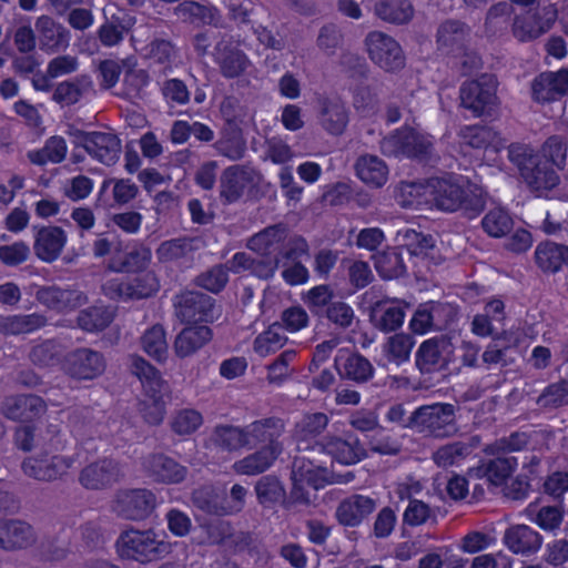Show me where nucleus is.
Masks as SVG:
<instances>
[{"instance_id":"nucleus-1","label":"nucleus","mask_w":568,"mask_h":568,"mask_svg":"<svg viewBox=\"0 0 568 568\" xmlns=\"http://www.w3.org/2000/svg\"><path fill=\"white\" fill-rule=\"evenodd\" d=\"M426 192L438 210L462 211L469 219L476 217L485 206L481 190L468 181L433 178L427 182Z\"/></svg>"},{"instance_id":"nucleus-2","label":"nucleus","mask_w":568,"mask_h":568,"mask_svg":"<svg viewBox=\"0 0 568 568\" xmlns=\"http://www.w3.org/2000/svg\"><path fill=\"white\" fill-rule=\"evenodd\" d=\"M115 548L121 558L140 564L161 560L172 552V544L153 528L130 527L121 531L115 541Z\"/></svg>"},{"instance_id":"nucleus-3","label":"nucleus","mask_w":568,"mask_h":568,"mask_svg":"<svg viewBox=\"0 0 568 568\" xmlns=\"http://www.w3.org/2000/svg\"><path fill=\"white\" fill-rule=\"evenodd\" d=\"M379 149L386 156L428 162L433 158L434 143L430 135L403 126L383 138L379 142Z\"/></svg>"},{"instance_id":"nucleus-4","label":"nucleus","mask_w":568,"mask_h":568,"mask_svg":"<svg viewBox=\"0 0 568 568\" xmlns=\"http://www.w3.org/2000/svg\"><path fill=\"white\" fill-rule=\"evenodd\" d=\"M456 406L449 403H434L417 407L415 433L425 438L446 439L458 433Z\"/></svg>"},{"instance_id":"nucleus-5","label":"nucleus","mask_w":568,"mask_h":568,"mask_svg":"<svg viewBox=\"0 0 568 568\" xmlns=\"http://www.w3.org/2000/svg\"><path fill=\"white\" fill-rule=\"evenodd\" d=\"M156 507V496L145 488H125L114 493L110 509L119 518L141 521L151 516Z\"/></svg>"},{"instance_id":"nucleus-6","label":"nucleus","mask_w":568,"mask_h":568,"mask_svg":"<svg viewBox=\"0 0 568 568\" xmlns=\"http://www.w3.org/2000/svg\"><path fill=\"white\" fill-rule=\"evenodd\" d=\"M497 85L496 77L488 73L464 82L459 90L462 105L476 116L491 114L498 104Z\"/></svg>"},{"instance_id":"nucleus-7","label":"nucleus","mask_w":568,"mask_h":568,"mask_svg":"<svg viewBox=\"0 0 568 568\" xmlns=\"http://www.w3.org/2000/svg\"><path fill=\"white\" fill-rule=\"evenodd\" d=\"M364 43L369 59L386 72H396L405 67L404 51L393 37L382 31H371Z\"/></svg>"},{"instance_id":"nucleus-8","label":"nucleus","mask_w":568,"mask_h":568,"mask_svg":"<svg viewBox=\"0 0 568 568\" xmlns=\"http://www.w3.org/2000/svg\"><path fill=\"white\" fill-rule=\"evenodd\" d=\"M106 359L102 353L90 347H78L65 354L62 371L78 382L93 381L105 372Z\"/></svg>"},{"instance_id":"nucleus-9","label":"nucleus","mask_w":568,"mask_h":568,"mask_svg":"<svg viewBox=\"0 0 568 568\" xmlns=\"http://www.w3.org/2000/svg\"><path fill=\"white\" fill-rule=\"evenodd\" d=\"M174 313L183 323L213 322L220 316V306L205 293L185 291L175 296Z\"/></svg>"},{"instance_id":"nucleus-10","label":"nucleus","mask_w":568,"mask_h":568,"mask_svg":"<svg viewBox=\"0 0 568 568\" xmlns=\"http://www.w3.org/2000/svg\"><path fill=\"white\" fill-rule=\"evenodd\" d=\"M124 478L122 464L111 457H102L88 463L78 476L79 484L87 490L109 489Z\"/></svg>"},{"instance_id":"nucleus-11","label":"nucleus","mask_w":568,"mask_h":568,"mask_svg":"<svg viewBox=\"0 0 568 568\" xmlns=\"http://www.w3.org/2000/svg\"><path fill=\"white\" fill-rule=\"evenodd\" d=\"M75 462V455L65 456L45 452L24 459L22 470L36 480L54 481L62 479L73 468Z\"/></svg>"},{"instance_id":"nucleus-12","label":"nucleus","mask_w":568,"mask_h":568,"mask_svg":"<svg viewBox=\"0 0 568 568\" xmlns=\"http://www.w3.org/2000/svg\"><path fill=\"white\" fill-rule=\"evenodd\" d=\"M248 449L260 446L262 449L282 454L284 450L282 436L286 430L283 418L271 416L256 419L244 426Z\"/></svg>"},{"instance_id":"nucleus-13","label":"nucleus","mask_w":568,"mask_h":568,"mask_svg":"<svg viewBox=\"0 0 568 568\" xmlns=\"http://www.w3.org/2000/svg\"><path fill=\"white\" fill-rule=\"evenodd\" d=\"M316 121L320 128L333 136L342 135L349 123V109L337 95H320L315 105Z\"/></svg>"},{"instance_id":"nucleus-14","label":"nucleus","mask_w":568,"mask_h":568,"mask_svg":"<svg viewBox=\"0 0 568 568\" xmlns=\"http://www.w3.org/2000/svg\"><path fill=\"white\" fill-rule=\"evenodd\" d=\"M213 59L221 75L235 79L243 75L251 67L247 54L240 49L229 34H221L213 49Z\"/></svg>"},{"instance_id":"nucleus-15","label":"nucleus","mask_w":568,"mask_h":568,"mask_svg":"<svg viewBox=\"0 0 568 568\" xmlns=\"http://www.w3.org/2000/svg\"><path fill=\"white\" fill-rule=\"evenodd\" d=\"M77 138L91 158L105 165H113L120 159L121 141L112 132L79 131Z\"/></svg>"},{"instance_id":"nucleus-16","label":"nucleus","mask_w":568,"mask_h":568,"mask_svg":"<svg viewBox=\"0 0 568 568\" xmlns=\"http://www.w3.org/2000/svg\"><path fill=\"white\" fill-rule=\"evenodd\" d=\"M256 178L257 171L248 164H234L224 169L220 178V199L223 204L240 201Z\"/></svg>"},{"instance_id":"nucleus-17","label":"nucleus","mask_w":568,"mask_h":568,"mask_svg":"<svg viewBox=\"0 0 568 568\" xmlns=\"http://www.w3.org/2000/svg\"><path fill=\"white\" fill-rule=\"evenodd\" d=\"M34 296L41 305L62 314L73 312L88 303L87 294L71 286H41Z\"/></svg>"},{"instance_id":"nucleus-18","label":"nucleus","mask_w":568,"mask_h":568,"mask_svg":"<svg viewBox=\"0 0 568 568\" xmlns=\"http://www.w3.org/2000/svg\"><path fill=\"white\" fill-rule=\"evenodd\" d=\"M204 245V240L200 236H180L162 242L155 254L161 263L189 267L194 262L195 253Z\"/></svg>"},{"instance_id":"nucleus-19","label":"nucleus","mask_w":568,"mask_h":568,"mask_svg":"<svg viewBox=\"0 0 568 568\" xmlns=\"http://www.w3.org/2000/svg\"><path fill=\"white\" fill-rule=\"evenodd\" d=\"M558 10L549 4L536 12H526L516 17L513 24L514 36L520 41L534 40L546 33L557 20Z\"/></svg>"},{"instance_id":"nucleus-20","label":"nucleus","mask_w":568,"mask_h":568,"mask_svg":"<svg viewBox=\"0 0 568 568\" xmlns=\"http://www.w3.org/2000/svg\"><path fill=\"white\" fill-rule=\"evenodd\" d=\"M531 99L540 104L555 102L568 94V68L539 73L530 83Z\"/></svg>"},{"instance_id":"nucleus-21","label":"nucleus","mask_w":568,"mask_h":568,"mask_svg":"<svg viewBox=\"0 0 568 568\" xmlns=\"http://www.w3.org/2000/svg\"><path fill=\"white\" fill-rule=\"evenodd\" d=\"M142 466L153 481L161 484H180L189 473L185 466L162 453L145 456Z\"/></svg>"},{"instance_id":"nucleus-22","label":"nucleus","mask_w":568,"mask_h":568,"mask_svg":"<svg viewBox=\"0 0 568 568\" xmlns=\"http://www.w3.org/2000/svg\"><path fill=\"white\" fill-rule=\"evenodd\" d=\"M108 290L121 300H142L152 296L159 290L156 275L149 271L140 273L126 281L112 280Z\"/></svg>"},{"instance_id":"nucleus-23","label":"nucleus","mask_w":568,"mask_h":568,"mask_svg":"<svg viewBox=\"0 0 568 568\" xmlns=\"http://www.w3.org/2000/svg\"><path fill=\"white\" fill-rule=\"evenodd\" d=\"M33 252L36 256L45 263L58 260L68 241L67 232L55 225L33 227Z\"/></svg>"},{"instance_id":"nucleus-24","label":"nucleus","mask_w":568,"mask_h":568,"mask_svg":"<svg viewBox=\"0 0 568 568\" xmlns=\"http://www.w3.org/2000/svg\"><path fill=\"white\" fill-rule=\"evenodd\" d=\"M36 30L39 48L45 53H58L64 51L70 45V31L49 16L37 18Z\"/></svg>"},{"instance_id":"nucleus-25","label":"nucleus","mask_w":568,"mask_h":568,"mask_svg":"<svg viewBox=\"0 0 568 568\" xmlns=\"http://www.w3.org/2000/svg\"><path fill=\"white\" fill-rule=\"evenodd\" d=\"M318 444L325 453L343 465H354L366 457L359 439L352 434L344 437L327 435Z\"/></svg>"},{"instance_id":"nucleus-26","label":"nucleus","mask_w":568,"mask_h":568,"mask_svg":"<svg viewBox=\"0 0 568 568\" xmlns=\"http://www.w3.org/2000/svg\"><path fill=\"white\" fill-rule=\"evenodd\" d=\"M37 541L33 527L21 519H0V549L16 551L27 549Z\"/></svg>"},{"instance_id":"nucleus-27","label":"nucleus","mask_w":568,"mask_h":568,"mask_svg":"<svg viewBox=\"0 0 568 568\" xmlns=\"http://www.w3.org/2000/svg\"><path fill=\"white\" fill-rule=\"evenodd\" d=\"M47 410L45 402L37 395H18L7 397L1 405V413L14 422H32Z\"/></svg>"},{"instance_id":"nucleus-28","label":"nucleus","mask_w":568,"mask_h":568,"mask_svg":"<svg viewBox=\"0 0 568 568\" xmlns=\"http://www.w3.org/2000/svg\"><path fill=\"white\" fill-rule=\"evenodd\" d=\"M448 342L444 336L424 341L415 353V365L422 374H434L447 368L448 362L444 356Z\"/></svg>"},{"instance_id":"nucleus-29","label":"nucleus","mask_w":568,"mask_h":568,"mask_svg":"<svg viewBox=\"0 0 568 568\" xmlns=\"http://www.w3.org/2000/svg\"><path fill=\"white\" fill-rule=\"evenodd\" d=\"M377 507L375 498L354 494L344 498L337 506L335 516L337 521L347 527H356L363 523Z\"/></svg>"},{"instance_id":"nucleus-30","label":"nucleus","mask_w":568,"mask_h":568,"mask_svg":"<svg viewBox=\"0 0 568 568\" xmlns=\"http://www.w3.org/2000/svg\"><path fill=\"white\" fill-rule=\"evenodd\" d=\"M287 236V226L278 223L251 236L246 246L260 256H277L280 258Z\"/></svg>"},{"instance_id":"nucleus-31","label":"nucleus","mask_w":568,"mask_h":568,"mask_svg":"<svg viewBox=\"0 0 568 568\" xmlns=\"http://www.w3.org/2000/svg\"><path fill=\"white\" fill-rule=\"evenodd\" d=\"M503 541L514 554L530 556L542 545V536L527 525H514L504 532Z\"/></svg>"},{"instance_id":"nucleus-32","label":"nucleus","mask_w":568,"mask_h":568,"mask_svg":"<svg viewBox=\"0 0 568 568\" xmlns=\"http://www.w3.org/2000/svg\"><path fill=\"white\" fill-rule=\"evenodd\" d=\"M470 34V28L459 21L448 19L437 29V49L446 54H457L464 51L465 43Z\"/></svg>"},{"instance_id":"nucleus-33","label":"nucleus","mask_w":568,"mask_h":568,"mask_svg":"<svg viewBox=\"0 0 568 568\" xmlns=\"http://www.w3.org/2000/svg\"><path fill=\"white\" fill-rule=\"evenodd\" d=\"M479 436L467 440H455L439 446L433 454L432 460L439 468L459 466L479 446Z\"/></svg>"},{"instance_id":"nucleus-34","label":"nucleus","mask_w":568,"mask_h":568,"mask_svg":"<svg viewBox=\"0 0 568 568\" xmlns=\"http://www.w3.org/2000/svg\"><path fill=\"white\" fill-rule=\"evenodd\" d=\"M452 318L450 306L434 304L430 307H419L414 313L409 322V327L415 334H425L429 331H442Z\"/></svg>"},{"instance_id":"nucleus-35","label":"nucleus","mask_w":568,"mask_h":568,"mask_svg":"<svg viewBox=\"0 0 568 568\" xmlns=\"http://www.w3.org/2000/svg\"><path fill=\"white\" fill-rule=\"evenodd\" d=\"M175 14L184 22L192 24H207L214 28L223 27V18L220 10L207 3L185 0L174 8Z\"/></svg>"},{"instance_id":"nucleus-36","label":"nucleus","mask_w":568,"mask_h":568,"mask_svg":"<svg viewBox=\"0 0 568 568\" xmlns=\"http://www.w3.org/2000/svg\"><path fill=\"white\" fill-rule=\"evenodd\" d=\"M369 317L375 328L389 333L403 325L405 311L394 301L381 300L371 306Z\"/></svg>"},{"instance_id":"nucleus-37","label":"nucleus","mask_w":568,"mask_h":568,"mask_svg":"<svg viewBox=\"0 0 568 568\" xmlns=\"http://www.w3.org/2000/svg\"><path fill=\"white\" fill-rule=\"evenodd\" d=\"M209 446L222 453H235L247 448L244 426L216 425L210 434Z\"/></svg>"},{"instance_id":"nucleus-38","label":"nucleus","mask_w":568,"mask_h":568,"mask_svg":"<svg viewBox=\"0 0 568 568\" xmlns=\"http://www.w3.org/2000/svg\"><path fill=\"white\" fill-rule=\"evenodd\" d=\"M94 91L93 81L88 74H80L60 82L52 93V100L62 106L78 103L84 95Z\"/></svg>"},{"instance_id":"nucleus-39","label":"nucleus","mask_w":568,"mask_h":568,"mask_svg":"<svg viewBox=\"0 0 568 568\" xmlns=\"http://www.w3.org/2000/svg\"><path fill=\"white\" fill-rule=\"evenodd\" d=\"M64 347L55 338L39 339L30 347L28 358L39 368H52L63 365Z\"/></svg>"},{"instance_id":"nucleus-40","label":"nucleus","mask_w":568,"mask_h":568,"mask_svg":"<svg viewBox=\"0 0 568 568\" xmlns=\"http://www.w3.org/2000/svg\"><path fill=\"white\" fill-rule=\"evenodd\" d=\"M47 324L48 317L42 313L8 315L0 318V334H30L45 327Z\"/></svg>"},{"instance_id":"nucleus-41","label":"nucleus","mask_w":568,"mask_h":568,"mask_svg":"<svg viewBox=\"0 0 568 568\" xmlns=\"http://www.w3.org/2000/svg\"><path fill=\"white\" fill-rule=\"evenodd\" d=\"M212 339L209 326H190L182 329L174 341L175 354L183 358L193 355Z\"/></svg>"},{"instance_id":"nucleus-42","label":"nucleus","mask_w":568,"mask_h":568,"mask_svg":"<svg viewBox=\"0 0 568 568\" xmlns=\"http://www.w3.org/2000/svg\"><path fill=\"white\" fill-rule=\"evenodd\" d=\"M523 179L538 196L544 195L559 184L557 172L547 162H541L540 159L525 171Z\"/></svg>"},{"instance_id":"nucleus-43","label":"nucleus","mask_w":568,"mask_h":568,"mask_svg":"<svg viewBox=\"0 0 568 568\" xmlns=\"http://www.w3.org/2000/svg\"><path fill=\"white\" fill-rule=\"evenodd\" d=\"M355 170L361 181L372 187L383 186L388 179V168L377 155L365 154L359 156L356 160Z\"/></svg>"},{"instance_id":"nucleus-44","label":"nucleus","mask_w":568,"mask_h":568,"mask_svg":"<svg viewBox=\"0 0 568 568\" xmlns=\"http://www.w3.org/2000/svg\"><path fill=\"white\" fill-rule=\"evenodd\" d=\"M535 260L545 273H556L564 264H568V246L555 242H544L537 245Z\"/></svg>"},{"instance_id":"nucleus-45","label":"nucleus","mask_w":568,"mask_h":568,"mask_svg":"<svg viewBox=\"0 0 568 568\" xmlns=\"http://www.w3.org/2000/svg\"><path fill=\"white\" fill-rule=\"evenodd\" d=\"M280 455V453L260 448L236 460L232 468L239 475L256 476L268 470Z\"/></svg>"},{"instance_id":"nucleus-46","label":"nucleus","mask_w":568,"mask_h":568,"mask_svg":"<svg viewBox=\"0 0 568 568\" xmlns=\"http://www.w3.org/2000/svg\"><path fill=\"white\" fill-rule=\"evenodd\" d=\"M216 152L230 161H240L246 153V140L241 128H224L220 139L214 143Z\"/></svg>"},{"instance_id":"nucleus-47","label":"nucleus","mask_w":568,"mask_h":568,"mask_svg":"<svg viewBox=\"0 0 568 568\" xmlns=\"http://www.w3.org/2000/svg\"><path fill=\"white\" fill-rule=\"evenodd\" d=\"M374 13L384 22L405 24L413 19L414 8L408 0H378Z\"/></svg>"},{"instance_id":"nucleus-48","label":"nucleus","mask_w":568,"mask_h":568,"mask_svg":"<svg viewBox=\"0 0 568 568\" xmlns=\"http://www.w3.org/2000/svg\"><path fill=\"white\" fill-rule=\"evenodd\" d=\"M414 346V336L402 332L387 337L382 346V351L388 363L399 366L409 361Z\"/></svg>"},{"instance_id":"nucleus-49","label":"nucleus","mask_w":568,"mask_h":568,"mask_svg":"<svg viewBox=\"0 0 568 568\" xmlns=\"http://www.w3.org/2000/svg\"><path fill=\"white\" fill-rule=\"evenodd\" d=\"M478 469L494 486H501L515 471L518 462L514 456L494 455Z\"/></svg>"},{"instance_id":"nucleus-50","label":"nucleus","mask_w":568,"mask_h":568,"mask_svg":"<svg viewBox=\"0 0 568 568\" xmlns=\"http://www.w3.org/2000/svg\"><path fill=\"white\" fill-rule=\"evenodd\" d=\"M68 152V145L62 136H50L41 149L29 151L27 156L32 164L61 163Z\"/></svg>"},{"instance_id":"nucleus-51","label":"nucleus","mask_w":568,"mask_h":568,"mask_svg":"<svg viewBox=\"0 0 568 568\" xmlns=\"http://www.w3.org/2000/svg\"><path fill=\"white\" fill-rule=\"evenodd\" d=\"M325 469L314 465L304 457H295L292 465L291 479L302 484H307L318 489L325 484Z\"/></svg>"},{"instance_id":"nucleus-52","label":"nucleus","mask_w":568,"mask_h":568,"mask_svg":"<svg viewBox=\"0 0 568 568\" xmlns=\"http://www.w3.org/2000/svg\"><path fill=\"white\" fill-rule=\"evenodd\" d=\"M112 321V311L104 306H90L82 310L77 317L78 326L89 333L103 331Z\"/></svg>"},{"instance_id":"nucleus-53","label":"nucleus","mask_w":568,"mask_h":568,"mask_svg":"<svg viewBox=\"0 0 568 568\" xmlns=\"http://www.w3.org/2000/svg\"><path fill=\"white\" fill-rule=\"evenodd\" d=\"M428 523H437V509L420 499L408 497V505L403 513V524L417 527Z\"/></svg>"},{"instance_id":"nucleus-54","label":"nucleus","mask_w":568,"mask_h":568,"mask_svg":"<svg viewBox=\"0 0 568 568\" xmlns=\"http://www.w3.org/2000/svg\"><path fill=\"white\" fill-rule=\"evenodd\" d=\"M396 241L400 246L405 247L410 255H426L434 247V239L417 232L413 229L405 227L397 231Z\"/></svg>"},{"instance_id":"nucleus-55","label":"nucleus","mask_w":568,"mask_h":568,"mask_svg":"<svg viewBox=\"0 0 568 568\" xmlns=\"http://www.w3.org/2000/svg\"><path fill=\"white\" fill-rule=\"evenodd\" d=\"M329 422L325 413H308L294 426V437L297 440H308L320 436L327 427Z\"/></svg>"},{"instance_id":"nucleus-56","label":"nucleus","mask_w":568,"mask_h":568,"mask_svg":"<svg viewBox=\"0 0 568 568\" xmlns=\"http://www.w3.org/2000/svg\"><path fill=\"white\" fill-rule=\"evenodd\" d=\"M192 503L200 510L215 516H225L226 509L216 490L209 485L199 487L192 493Z\"/></svg>"},{"instance_id":"nucleus-57","label":"nucleus","mask_w":568,"mask_h":568,"mask_svg":"<svg viewBox=\"0 0 568 568\" xmlns=\"http://www.w3.org/2000/svg\"><path fill=\"white\" fill-rule=\"evenodd\" d=\"M375 268L385 280L397 278L405 274L406 266L399 252L389 248L375 255Z\"/></svg>"},{"instance_id":"nucleus-58","label":"nucleus","mask_w":568,"mask_h":568,"mask_svg":"<svg viewBox=\"0 0 568 568\" xmlns=\"http://www.w3.org/2000/svg\"><path fill=\"white\" fill-rule=\"evenodd\" d=\"M484 231L491 237L506 236L514 227L511 215L501 207L489 210L481 220Z\"/></svg>"},{"instance_id":"nucleus-59","label":"nucleus","mask_w":568,"mask_h":568,"mask_svg":"<svg viewBox=\"0 0 568 568\" xmlns=\"http://www.w3.org/2000/svg\"><path fill=\"white\" fill-rule=\"evenodd\" d=\"M287 342L283 327L274 324L260 334L254 341V351L260 356H268L280 351Z\"/></svg>"},{"instance_id":"nucleus-60","label":"nucleus","mask_w":568,"mask_h":568,"mask_svg":"<svg viewBox=\"0 0 568 568\" xmlns=\"http://www.w3.org/2000/svg\"><path fill=\"white\" fill-rule=\"evenodd\" d=\"M374 371L372 363L366 357L361 354H352L345 359L339 374L356 383H366L373 377Z\"/></svg>"},{"instance_id":"nucleus-61","label":"nucleus","mask_w":568,"mask_h":568,"mask_svg":"<svg viewBox=\"0 0 568 568\" xmlns=\"http://www.w3.org/2000/svg\"><path fill=\"white\" fill-rule=\"evenodd\" d=\"M193 282L196 286L217 294L224 290L229 282L227 267L224 264H215L200 273Z\"/></svg>"},{"instance_id":"nucleus-62","label":"nucleus","mask_w":568,"mask_h":568,"mask_svg":"<svg viewBox=\"0 0 568 568\" xmlns=\"http://www.w3.org/2000/svg\"><path fill=\"white\" fill-rule=\"evenodd\" d=\"M257 500L263 506L274 505L285 497V489L275 476H263L255 484Z\"/></svg>"},{"instance_id":"nucleus-63","label":"nucleus","mask_w":568,"mask_h":568,"mask_svg":"<svg viewBox=\"0 0 568 568\" xmlns=\"http://www.w3.org/2000/svg\"><path fill=\"white\" fill-rule=\"evenodd\" d=\"M142 348L148 355L158 361H163L168 354V343L164 328L161 325H154L148 329L141 338Z\"/></svg>"},{"instance_id":"nucleus-64","label":"nucleus","mask_w":568,"mask_h":568,"mask_svg":"<svg viewBox=\"0 0 568 568\" xmlns=\"http://www.w3.org/2000/svg\"><path fill=\"white\" fill-rule=\"evenodd\" d=\"M536 403L545 409L568 405V381H559L548 385L537 397Z\"/></svg>"}]
</instances>
